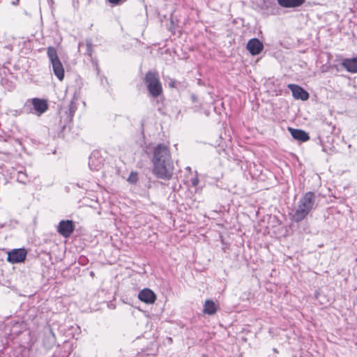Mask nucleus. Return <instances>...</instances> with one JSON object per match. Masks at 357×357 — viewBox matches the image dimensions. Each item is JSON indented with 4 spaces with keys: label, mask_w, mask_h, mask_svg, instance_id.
<instances>
[{
    "label": "nucleus",
    "mask_w": 357,
    "mask_h": 357,
    "mask_svg": "<svg viewBox=\"0 0 357 357\" xmlns=\"http://www.w3.org/2000/svg\"><path fill=\"white\" fill-rule=\"evenodd\" d=\"M153 174L158 178L169 179L173 174V164L167 146L160 144L156 146L153 157Z\"/></svg>",
    "instance_id": "f257e3e1"
},
{
    "label": "nucleus",
    "mask_w": 357,
    "mask_h": 357,
    "mask_svg": "<svg viewBox=\"0 0 357 357\" xmlns=\"http://www.w3.org/2000/svg\"><path fill=\"white\" fill-rule=\"evenodd\" d=\"M315 195L312 192H308L299 200L298 206L293 215V219L296 222L303 220L312 210L314 204Z\"/></svg>",
    "instance_id": "f03ea898"
},
{
    "label": "nucleus",
    "mask_w": 357,
    "mask_h": 357,
    "mask_svg": "<svg viewBox=\"0 0 357 357\" xmlns=\"http://www.w3.org/2000/svg\"><path fill=\"white\" fill-rule=\"evenodd\" d=\"M145 80L147 84L148 90L152 96L158 97L162 93V86L156 73L152 72L147 73Z\"/></svg>",
    "instance_id": "7ed1b4c3"
},
{
    "label": "nucleus",
    "mask_w": 357,
    "mask_h": 357,
    "mask_svg": "<svg viewBox=\"0 0 357 357\" xmlns=\"http://www.w3.org/2000/svg\"><path fill=\"white\" fill-rule=\"evenodd\" d=\"M26 255L24 248L13 249L8 252L7 261L11 264L21 263L25 260Z\"/></svg>",
    "instance_id": "20e7f679"
},
{
    "label": "nucleus",
    "mask_w": 357,
    "mask_h": 357,
    "mask_svg": "<svg viewBox=\"0 0 357 357\" xmlns=\"http://www.w3.org/2000/svg\"><path fill=\"white\" fill-rule=\"evenodd\" d=\"M75 229L72 220H61L57 227V231L63 237L68 238Z\"/></svg>",
    "instance_id": "39448f33"
},
{
    "label": "nucleus",
    "mask_w": 357,
    "mask_h": 357,
    "mask_svg": "<svg viewBox=\"0 0 357 357\" xmlns=\"http://www.w3.org/2000/svg\"><path fill=\"white\" fill-rule=\"evenodd\" d=\"M288 88L291 90L292 96L295 99L307 100L309 98V93L298 85L290 84Z\"/></svg>",
    "instance_id": "423d86ee"
},
{
    "label": "nucleus",
    "mask_w": 357,
    "mask_h": 357,
    "mask_svg": "<svg viewBox=\"0 0 357 357\" xmlns=\"http://www.w3.org/2000/svg\"><path fill=\"white\" fill-rule=\"evenodd\" d=\"M263 43L257 38L250 40L247 44V49L252 55H257L263 50Z\"/></svg>",
    "instance_id": "0eeeda50"
},
{
    "label": "nucleus",
    "mask_w": 357,
    "mask_h": 357,
    "mask_svg": "<svg viewBox=\"0 0 357 357\" xmlns=\"http://www.w3.org/2000/svg\"><path fill=\"white\" fill-rule=\"evenodd\" d=\"M34 110L38 115H41L45 112L48 109V104L47 100L37 98L31 100Z\"/></svg>",
    "instance_id": "6e6552de"
},
{
    "label": "nucleus",
    "mask_w": 357,
    "mask_h": 357,
    "mask_svg": "<svg viewBox=\"0 0 357 357\" xmlns=\"http://www.w3.org/2000/svg\"><path fill=\"white\" fill-rule=\"evenodd\" d=\"M138 298L140 301L146 303H153L156 300L155 294L149 289H144L139 291Z\"/></svg>",
    "instance_id": "1a4fd4ad"
},
{
    "label": "nucleus",
    "mask_w": 357,
    "mask_h": 357,
    "mask_svg": "<svg viewBox=\"0 0 357 357\" xmlns=\"http://www.w3.org/2000/svg\"><path fill=\"white\" fill-rule=\"evenodd\" d=\"M289 130L295 139L301 142H306L310 139L308 134L302 130L289 128Z\"/></svg>",
    "instance_id": "9d476101"
},
{
    "label": "nucleus",
    "mask_w": 357,
    "mask_h": 357,
    "mask_svg": "<svg viewBox=\"0 0 357 357\" xmlns=\"http://www.w3.org/2000/svg\"><path fill=\"white\" fill-rule=\"evenodd\" d=\"M52 65L53 71L56 77L62 81L64 77V69L60 60L51 63Z\"/></svg>",
    "instance_id": "9b49d317"
},
{
    "label": "nucleus",
    "mask_w": 357,
    "mask_h": 357,
    "mask_svg": "<svg viewBox=\"0 0 357 357\" xmlns=\"http://www.w3.org/2000/svg\"><path fill=\"white\" fill-rule=\"evenodd\" d=\"M218 310V305L212 300H206L204 303L203 312L206 314L213 315Z\"/></svg>",
    "instance_id": "f8f14e48"
},
{
    "label": "nucleus",
    "mask_w": 357,
    "mask_h": 357,
    "mask_svg": "<svg viewBox=\"0 0 357 357\" xmlns=\"http://www.w3.org/2000/svg\"><path fill=\"white\" fill-rule=\"evenodd\" d=\"M305 0H278L280 6L284 8H296L301 6Z\"/></svg>",
    "instance_id": "ddd939ff"
},
{
    "label": "nucleus",
    "mask_w": 357,
    "mask_h": 357,
    "mask_svg": "<svg viewBox=\"0 0 357 357\" xmlns=\"http://www.w3.org/2000/svg\"><path fill=\"white\" fill-rule=\"evenodd\" d=\"M344 66L349 72L356 73L357 72V58L351 59H345L342 63Z\"/></svg>",
    "instance_id": "4468645a"
},
{
    "label": "nucleus",
    "mask_w": 357,
    "mask_h": 357,
    "mask_svg": "<svg viewBox=\"0 0 357 357\" xmlns=\"http://www.w3.org/2000/svg\"><path fill=\"white\" fill-rule=\"evenodd\" d=\"M47 55L51 63L59 60L56 50L54 47H50L47 48Z\"/></svg>",
    "instance_id": "2eb2a0df"
},
{
    "label": "nucleus",
    "mask_w": 357,
    "mask_h": 357,
    "mask_svg": "<svg viewBox=\"0 0 357 357\" xmlns=\"http://www.w3.org/2000/svg\"><path fill=\"white\" fill-rule=\"evenodd\" d=\"M26 175L25 173H23L22 172H20L18 173V175H17V181L22 183H26Z\"/></svg>",
    "instance_id": "dca6fc26"
},
{
    "label": "nucleus",
    "mask_w": 357,
    "mask_h": 357,
    "mask_svg": "<svg viewBox=\"0 0 357 357\" xmlns=\"http://www.w3.org/2000/svg\"><path fill=\"white\" fill-rule=\"evenodd\" d=\"M128 181L131 183H136L137 181V174L132 172L128 178Z\"/></svg>",
    "instance_id": "f3484780"
},
{
    "label": "nucleus",
    "mask_w": 357,
    "mask_h": 357,
    "mask_svg": "<svg viewBox=\"0 0 357 357\" xmlns=\"http://www.w3.org/2000/svg\"><path fill=\"white\" fill-rule=\"evenodd\" d=\"M86 50L89 55H91L92 52V43L90 40H86Z\"/></svg>",
    "instance_id": "a211bd4d"
},
{
    "label": "nucleus",
    "mask_w": 357,
    "mask_h": 357,
    "mask_svg": "<svg viewBox=\"0 0 357 357\" xmlns=\"http://www.w3.org/2000/svg\"><path fill=\"white\" fill-rule=\"evenodd\" d=\"M191 183L193 186H197L199 183V178L197 176L192 178Z\"/></svg>",
    "instance_id": "6ab92c4d"
},
{
    "label": "nucleus",
    "mask_w": 357,
    "mask_h": 357,
    "mask_svg": "<svg viewBox=\"0 0 357 357\" xmlns=\"http://www.w3.org/2000/svg\"><path fill=\"white\" fill-rule=\"evenodd\" d=\"M122 0H108V1L114 5H118L121 2Z\"/></svg>",
    "instance_id": "aec40b11"
},
{
    "label": "nucleus",
    "mask_w": 357,
    "mask_h": 357,
    "mask_svg": "<svg viewBox=\"0 0 357 357\" xmlns=\"http://www.w3.org/2000/svg\"><path fill=\"white\" fill-rule=\"evenodd\" d=\"M176 80H171L170 82L169 83V86L170 87H176Z\"/></svg>",
    "instance_id": "412c9836"
},
{
    "label": "nucleus",
    "mask_w": 357,
    "mask_h": 357,
    "mask_svg": "<svg viewBox=\"0 0 357 357\" xmlns=\"http://www.w3.org/2000/svg\"><path fill=\"white\" fill-rule=\"evenodd\" d=\"M18 2H19V0L14 1L13 2V4H14V5H17V4L18 3Z\"/></svg>",
    "instance_id": "4be33fe9"
},
{
    "label": "nucleus",
    "mask_w": 357,
    "mask_h": 357,
    "mask_svg": "<svg viewBox=\"0 0 357 357\" xmlns=\"http://www.w3.org/2000/svg\"><path fill=\"white\" fill-rule=\"evenodd\" d=\"M82 45H83L82 43H79V47L80 48V47H82Z\"/></svg>",
    "instance_id": "5701e85b"
}]
</instances>
